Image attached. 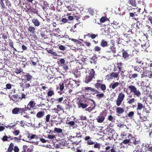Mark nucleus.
I'll return each instance as SVG.
<instances>
[{
    "mask_svg": "<svg viewBox=\"0 0 152 152\" xmlns=\"http://www.w3.org/2000/svg\"><path fill=\"white\" fill-rule=\"evenodd\" d=\"M17 124L16 123L14 124H12V123H11L10 124L8 125L7 126V128H9L10 129H11V128H14V127H15V129H16V125Z\"/></svg>",
    "mask_w": 152,
    "mask_h": 152,
    "instance_id": "09e8293b",
    "label": "nucleus"
},
{
    "mask_svg": "<svg viewBox=\"0 0 152 152\" xmlns=\"http://www.w3.org/2000/svg\"><path fill=\"white\" fill-rule=\"evenodd\" d=\"M54 132H56L58 133H61L62 132V130L60 128H55L54 129Z\"/></svg>",
    "mask_w": 152,
    "mask_h": 152,
    "instance_id": "4d7b16f0",
    "label": "nucleus"
},
{
    "mask_svg": "<svg viewBox=\"0 0 152 152\" xmlns=\"http://www.w3.org/2000/svg\"><path fill=\"white\" fill-rule=\"evenodd\" d=\"M139 118L142 122L146 121L147 120V117L144 116L143 115L142 116V115L140 116Z\"/></svg>",
    "mask_w": 152,
    "mask_h": 152,
    "instance_id": "864d4df0",
    "label": "nucleus"
},
{
    "mask_svg": "<svg viewBox=\"0 0 152 152\" xmlns=\"http://www.w3.org/2000/svg\"><path fill=\"white\" fill-rule=\"evenodd\" d=\"M108 44L107 41L103 39L101 42L100 46L103 48L107 47Z\"/></svg>",
    "mask_w": 152,
    "mask_h": 152,
    "instance_id": "c85d7f7f",
    "label": "nucleus"
},
{
    "mask_svg": "<svg viewBox=\"0 0 152 152\" xmlns=\"http://www.w3.org/2000/svg\"><path fill=\"white\" fill-rule=\"evenodd\" d=\"M48 52L50 54L53 55V56H57V53L56 52H54L52 50H49L48 51Z\"/></svg>",
    "mask_w": 152,
    "mask_h": 152,
    "instance_id": "052dcab7",
    "label": "nucleus"
},
{
    "mask_svg": "<svg viewBox=\"0 0 152 152\" xmlns=\"http://www.w3.org/2000/svg\"><path fill=\"white\" fill-rule=\"evenodd\" d=\"M107 119L109 121H114L115 120V119L114 118L113 116L111 115H109Z\"/></svg>",
    "mask_w": 152,
    "mask_h": 152,
    "instance_id": "e2e57ef3",
    "label": "nucleus"
},
{
    "mask_svg": "<svg viewBox=\"0 0 152 152\" xmlns=\"http://www.w3.org/2000/svg\"><path fill=\"white\" fill-rule=\"evenodd\" d=\"M109 25H105L107 27H105L104 28H102V33L105 35H107L109 33H110L109 31V28L108 27Z\"/></svg>",
    "mask_w": 152,
    "mask_h": 152,
    "instance_id": "4be33fe9",
    "label": "nucleus"
},
{
    "mask_svg": "<svg viewBox=\"0 0 152 152\" xmlns=\"http://www.w3.org/2000/svg\"><path fill=\"white\" fill-rule=\"evenodd\" d=\"M134 70L137 71L138 73H140L142 71V70L140 69L139 67H137V66H135L134 68Z\"/></svg>",
    "mask_w": 152,
    "mask_h": 152,
    "instance_id": "680f3d73",
    "label": "nucleus"
},
{
    "mask_svg": "<svg viewBox=\"0 0 152 152\" xmlns=\"http://www.w3.org/2000/svg\"><path fill=\"white\" fill-rule=\"evenodd\" d=\"M142 48L143 50H142V51H146L148 52V50H147L148 48L149 47V45L146 42H145L143 44H141Z\"/></svg>",
    "mask_w": 152,
    "mask_h": 152,
    "instance_id": "6ab92c4d",
    "label": "nucleus"
},
{
    "mask_svg": "<svg viewBox=\"0 0 152 152\" xmlns=\"http://www.w3.org/2000/svg\"><path fill=\"white\" fill-rule=\"evenodd\" d=\"M35 28L33 26H29L28 28V32L34 34L35 31Z\"/></svg>",
    "mask_w": 152,
    "mask_h": 152,
    "instance_id": "37998d69",
    "label": "nucleus"
},
{
    "mask_svg": "<svg viewBox=\"0 0 152 152\" xmlns=\"http://www.w3.org/2000/svg\"><path fill=\"white\" fill-rule=\"evenodd\" d=\"M132 95H130L129 96V98L127 99V103L129 104H131L134 103L135 101L136 100V99L134 98H132Z\"/></svg>",
    "mask_w": 152,
    "mask_h": 152,
    "instance_id": "393cba45",
    "label": "nucleus"
},
{
    "mask_svg": "<svg viewBox=\"0 0 152 152\" xmlns=\"http://www.w3.org/2000/svg\"><path fill=\"white\" fill-rule=\"evenodd\" d=\"M62 121L61 118L60 117H58L54 120H51V121L52 122H53L55 123L56 125L60 124Z\"/></svg>",
    "mask_w": 152,
    "mask_h": 152,
    "instance_id": "aec40b11",
    "label": "nucleus"
},
{
    "mask_svg": "<svg viewBox=\"0 0 152 152\" xmlns=\"http://www.w3.org/2000/svg\"><path fill=\"white\" fill-rule=\"evenodd\" d=\"M10 98L14 102H17L18 101L19 99H20V97L18 95L16 94V95H12L10 97Z\"/></svg>",
    "mask_w": 152,
    "mask_h": 152,
    "instance_id": "dca6fc26",
    "label": "nucleus"
},
{
    "mask_svg": "<svg viewBox=\"0 0 152 152\" xmlns=\"http://www.w3.org/2000/svg\"><path fill=\"white\" fill-rule=\"evenodd\" d=\"M32 22L36 26H39L40 23L39 21L37 19L34 18L32 20Z\"/></svg>",
    "mask_w": 152,
    "mask_h": 152,
    "instance_id": "72a5a7b5",
    "label": "nucleus"
},
{
    "mask_svg": "<svg viewBox=\"0 0 152 152\" xmlns=\"http://www.w3.org/2000/svg\"><path fill=\"white\" fill-rule=\"evenodd\" d=\"M128 138H130L132 140L131 142H133L134 145H137L138 144L139 141H137L136 140V138L135 137L132 136V135L131 134H129L128 136Z\"/></svg>",
    "mask_w": 152,
    "mask_h": 152,
    "instance_id": "5701e85b",
    "label": "nucleus"
},
{
    "mask_svg": "<svg viewBox=\"0 0 152 152\" xmlns=\"http://www.w3.org/2000/svg\"><path fill=\"white\" fill-rule=\"evenodd\" d=\"M137 104V107L136 109L137 111L140 110L142 108H145V106H143V104L142 103L140 102H138Z\"/></svg>",
    "mask_w": 152,
    "mask_h": 152,
    "instance_id": "473e14b6",
    "label": "nucleus"
},
{
    "mask_svg": "<svg viewBox=\"0 0 152 152\" xmlns=\"http://www.w3.org/2000/svg\"><path fill=\"white\" fill-rule=\"evenodd\" d=\"M66 8L68 9L69 11H73L75 10V7L72 5L68 6H66Z\"/></svg>",
    "mask_w": 152,
    "mask_h": 152,
    "instance_id": "3c124183",
    "label": "nucleus"
},
{
    "mask_svg": "<svg viewBox=\"0 0 152 152\" xmlns=\"http://www.w3.org/2000/svg\"><path fill=\"white\" fill-rule=\"evenodd\" d=\"M138 74V73L130 74L129 76V78L130 79L136 78L137 77Z\"/></svg>",
    "mask_w": 152,
    "mask_h": 152,
    "instance_id": "a18cd8bd",
    "label": "nucleus"
},
{
    "mask_svg": "<svg viewBox=\"0 0 152 152\" xmlns=\"http://www.w3.org/2000/svg\"><path fill=\"white\" fill-rule=\"evenodd\" d=\"M72 13V15L74 16L73 17H74L77 20H78L80 18V15L79 12H77V10H75L73 11Z\"/></svg>",
    "mask_w": 152,
    "mask_h": 152,
    "instance_id": "b1692460",
    "label": "nucleus"
},
{
    "mask_svg": "<svg viewBox=\"0 0 152 152\" xmlns=\"http://www.w3.org/2000/svg\"><path fill=\"white\" fill-rule=\"evenodd\" d=\"M142 68L143 69V72L144 74L148 73V76L149 78H152V72L151 71V69L149 68V70L148 69V67H145L144 66H142ZM147 76L148 75H147Z\"/></svg>",
    "mask_w": 152,
    "mask_h": 152,
    "instance_id": "9b49d317",
    "label": "nucleus"
},
{
    "mask_svg": "<svg viewBox=\"0 0 152 152\" xmlns=\"http://www.w3.org/2000/svg\"><path fill=\"white\" fill-rule=\"evenodd\" d=\"M115 41L111 40L110 42L109 43L107 47V50L108 52L115 53L116 52V48L115 47Z\"/></svg>",
    "mask_w": 152,
    "mask_h": 152,
    "instance_id": "7ed1b4c3",
    "label": "nucleus"
},
{
    "mask_svg": "<svg viewBox=\"0 0 152 152\" xmlns=\"http://www.w3.org/2000/svg\"><path fill=\"white\" fill-rule=\"evenodd\" d=\"M105 119V117L104 116H98L97 118V121L99 123H101Z\"/></svg>",
    "mask_w": 152,
    "mask_h": 152,
    "instance_id": "f704fd0d",
    "label": "nucleus"
},
{
    "mask_svg": "<svg viewBox=\"0 0 152 152\" xmlns=\"http://www.w3.org/2000/svg\"><path fill=\"white\" fill-rule=\"evenodd\" d=\"M119 72H113L110 73V76L111 77H114L115 78H117V77H119Z\"/></svg>",
    "mask_w": 152,
    "mask_h": 152,
    "instance_id": "4c0bfd02",
    "label": "nucleus"
},
{
    "mask_svg": "<svg viewBox=\"0 0 152 152\" xmlns=\"http://www.w3.org/2000/svg\"><path fill=\"white\" fill-rule=\"evenodd\" d=\"M92 79V78L90 77L89 75L87 74L86 76L84 82L85 83H88L91 81Z\"/></svg>",
    "mask_w": 152,
    "mask_h": 152,
    "instance_id": "58836bf2",
    "label": "nucleus"
},
{
    "mask_svg": "<svg viewBox=\"0 0 152 152\" xmlns=\"http://www.w3.org/2000/svg\"><path fill=\"white\" fill-rule=\"evenodd\" d=\"M13 150L15 152H19V149L17 146H14V148Z\"/></svg>",
    "mask_w": 152,
    "mask_h": 152,
    "instance_id": "774afa93",
    "label": "nucleus"
},
{
    "mask_svg": "<svg viewBox=\"0 0 152 152\" xmlns=\"http://www.w3.org/2000/svg\"><path fill=\"white\" fill-rule=\"evenodd\" d=\"M123 66L124 64L122 63L117 62L116 63V67L118 69V72H120L121 74H124L125 72V70L123 67Z\"/></svg>",
    "mask_w": 152,
    "mask_h": 152,
    "instance_id": "1a4fd4ad",
    "label": "nucleus"
},
{
    "mask_svg": "<svg viewBox=\"0 0 152 152\" xmlns=\"http://www.w3.org/2000/svg\"><path fill=\"white\" fill-rule=\"evenodd\" d=\"M126 92L127 94L133 93L134 97H139L141 93L139 90L137 89V87L134 86L130 85L128 86L126 90Z\"/></svg>",
    "mask_w": 152,
    "mask_h": 152,
    "instance_id": "f257e3e1",
    "label": "nucleus"
},
{
    "mask_svg": "<svg viewBox=\"0 0 152 152\" xmlns=\"http://www.w3.org/2000/svg\"><path fill=\"white\" fill-rule=\"evenodd\" d=\"M36 104V103L34 102V101H31L28 104L26 107V105H25V109L26 111L27 110H30L31 108L34 107Z\"/></svg>",
    "mask_w": 152,
    "mask_h": 152,
    "instance_id": "9d476101",
    "label": "nucleus"
},
{
    "mask_svg": "<svg viewBox=\"0 0 152 152\" xmlns=\"http://www.w3.org/2000/svg\"><path fill=\"white\" fill-rule=\"evenodd\" d=\"M94 148H97L98 150H99L101 147V144L100 143H98L97 142H96L95 143H94Z\"/></svg>",
    "mask_w": 152,
    "mask_h": 152,
    "instance_id": "de8ad7c7",
    "label": "nucleus"
},
{
    "mask_svg": "<svg viewBox=\"0 0 152 152\" xmlns=\"http://www.w3.org/2000/svg\"><path fill=\"white\" fill-rule=\"evenodd\" d=\"M110 24H111V25H113V26L114 28H116L118 27V25L119 24V23L116 21H113V23H110Z\"/></svg>",
    "mask_w": 152,
    "mask_h": 152,
    "instance_id": "a19ab883",
    "label": "nucleus"
},
{
    "mask_svg": "<svg viewBox=\"0 0 152 152\" xmlns=\"http://www.w3.org/2000/svg\"><path fill=\"white\" fill-rule=\"evenodd\" d=\"M87 75H89L92 78H94V75H95V71L93 69H91L88 71V73Z\"/></svg>",
    "mask_w": 152,
    "mask_h": 152,
    "instance_id": "2f4dec72",
    "label": "nucleus"
},
{
    "mask_svg": "<svg viewBox=\"0 0 152 152\" xmlns=\"http://www.w3.org/2000/svg\"><path fill=\"white\" fill-rule=\"evenodd\" d=\"M28 11H29L31 12L32 13L34 14L37 13L38 12V11L37 10L33 8H30L28 9Z\"/></svg>",
    "mask_w": 152,
    "mask_h": 152,
    "instance_id": "c03bdc74",
    "label": "nucleus"
},
{
    "mask_svg": "<svg viewBox=\"0 0 152 152\" xmlns=\"http://www.w3.org/2000/svg\"><path fill=\"white\" fill-rule=\"evenodd\" d=\"M103 81L102 80H97V83L95 84V87L98 89L100 88L102 91H104L106 89V86L105 84H102Z\"/></svg>",
    "mask_w": 152,
    "mask_h": 152,
    "instance_id": "39448f33",
    "label": "nucleus"
},
{
    "mask_svg": "<svg viewBox=\"0 0 152 152\" xmlns=\"http://www.w3.org/2000/svg\"><path fill=\"white\" fill-rule=\"evenodd\" d=\"M85 90H90L91 91L94 92L95 91H96L98 92V93H99V92L97 90H95V89L92 88L91 87H85Z\"/></svg>",
    "mask_w": 152,
    "mask_h": 152,
    "instance_id": "79ce46f5",
    "label": "nucleus"
},
{
    "mask_svg": "<svg viewBox=\"0 0 152 152\" xmlns=\"http://www.w3.org/2000/svg\"><path fill=\"white\" fill-rule=\"evenodd\" d=\"M125 97L124 94L122 92L119 93L117 100L116 101V104L117 106H120L124 100Z\"/></svg>",
    "mask_w": 152,
    "mask_h": 152,
    "instance_id": "0eeeda50",
    "label": "nucleus"
},
{
    "mask_svg": "<svg viewBox=\"0 0 152 152\" xmlns=\"http://www.w3.org/2000/svg\"><path fill=\"white\" fill-rule=\"evenodd\" d=\"M136 152H144V151H143L142 148L138 145L136 146Z\"/></svg>",
    "mask_w": 152,
    "mask_h": 152,
    "instance_id": "49530a36",
    "label": "nucleus"
},
{
    "mask_svg": "<svg viewBox=\"0 0 152 152\" xmlns=\"http://www.w3.org/2000/svg\"><path fill=\"white\" fill-rule=\"evenodd\" d=\"M130 17L132 18L134 20H135L136 21H143V20L144 19V18H142L141 17L140 15H134L133 13L130 14Z\"/></svg>",
    "mask_w": 152,
    "mask_h": 152,
    "instance_id": "f8f14e48",
    "label": "nucleus"
},
{
    "mask_svg": "<svg viewBox=\"0 0 152 152\" xmlns=\"http://www.w3.org/2000/svg\"><path fill=\"white\" fill-rule=\"evenodd\" d=\"M28 138H30V139H33L35 138L36 139H37L38 138V137L37 136L36 134H33L31 135L30 134L28 136Z\"/></svg>",
    "mask_w": 152,
    "mask_h": 152,
    "instance_id": "8fccbe9b",
    "label": "nucleus"
},
{
    "mask_svg": "<svg viewBox=\"0 0 152 152\" xmlns=\"http://www.w3.org/2000/svg\"><path fill=\"white\" fill-rule=\"evenodd\" d=\"M21 136L20 135L18 137H13V138H12V139L14 140V142L16 141L18 142L21 140Z\"/></svg>",
    "mask_w": 152,
    "mask_h": 152,
    "instance_id": "bf43d9fd",
    "label": "nucleus"
},
{
    "mask_svg": "<svg viewBox=\"0 0 152 152\" xmlns=\"http://www.w3.org/2000/svg\"><path fill=\"white\" fill-rule=\"evenodd\" d=\"M117 126L118 127L121 128H124V127H127V126L126 125L122 124L121 123H119L117 125Z\"/></svg>",
    "mask_w": 152,
    "mask_h": 152,
    "instance_id": "69168bd1",
    "label": "nucleus"
},
{
    "mask_svg": "<svg viewBox=\"0 0 152 152\" xmlns=\"http://www.w3.org/2000/svg\"><path fill=\"white\" fill-rule=\"evenodd\" d=\"M100 22L101 23H103L107 22L108 23L107 24V25H110L109 20L106 16L102 17L100 19Z\"/></svg>",
    "mask_w": 152,
    "mask_h": 152,
    "instance_id": "bb28decb",
    "label": "nucleus"
},
{
    "mask_svg": "<svg viewBox=\"0 0 152 152\" xmlns=\"http://www.w3.org/2000/svg\"><path fill=\"white\" fill-rule=\"evenodd\" d=\"M119 84L120 83L118 82H113L109 85V87L110 88L114 89L119 86Z\"/></svg>",
    "mask_w": 152,
    "mask_h": 152,
    "instance_id": "412c9836",
    "label": "nucleus"
},
{
    "mask_svg": "<svg viewBox=\"0 0 152 152\" xmlns=\"http://www.w3.org/2000/svg\"><path fill=\"white\" fill-rule=\"evenodd\" d=\"M14 144L12 142L11 143L7 150V152H12L13 150Z\"/></svg>",
    "mask_w": 152,
    "mask_h": 152,
    "instance_id": "c9c22d12",
    "label": "nucleus"
},
{
    "mask_svg": "<svg viewBox=\"0 0 152 152\" xmlns=\"http://www.w3.org/2000/svg\"><path fill=\"white\" fill-rule=\"evenodd\" d=\"M47 94L49 97H51L54 95V91L52 87L48 89Z\"/></svg>",
    "mask_w": 152,
    "mask_h": 152,
    "instance_id": "a878e982",
    "label": "nucleus"
},
{
    "mask_svg": "<svg viewBox=\"0 0 152 152\" xmlns=\"http://www.w3.org/2000/svg\"><path fill=\"white\" fill-rule=\"evenodd\" d=\"M24 80L28 81H30L32 79V76L28 73L24 76Z\"/></svg>",
    "mask_w": 152,
    "mask_h": 152,
    "instance_id": "c756f323",
    "label": "nucleus"
},
{
    "mask_svg": "<svg viewBox=\"0 0 152 152\" xmlns=\"http://www.w3.org/2000/svg\"><path fill=\"white\" fill-rule=\"evenodd\" d=\"M129 139H125L120 144L121 148H125L126 146L124 145H126L128 144L129 142L132 143L131 141V139L130 138H129Z\"/></svg>",
    "mask_w": 152,
    "mask_h": 152,
    "instance_id": "2eb2a0df",
    "label": "nucleus"
},
{
    "mask_svg": "<svg viewBox=\"0 0 152 152\" xmlns=\"http://www.w3.org/2000/svg\"><path fill=\"white\" fill-rule=\"evenodd\" d=\"M128 1V3L131 4L132 6L136 7V4L135 0H127Z\"/></svg>",
    "mask_w": 152,
    "mask_h": 152,
    "instance_id": "ea45409f",
    "label": "nucleus"
},
{
    "mask_svg": "<svg viewBox=\"0 0 152 152\" xmlns=\"http://www.w3.org/2000/svg\"><path fill=\"white\" fill-rule=\"evenodd\" d=\"M26 111L25 108H21L20 107H16L13 108L12 111V113L13 114H20L22 115L23 113H25Z\"/></svg>",
    "mask_w": 152,
    "mask_h": 152,
    "instance_id": "423d86ee",
    "label": "nucleus"
},
{
    "mask_svg": "<svg viewBox=\"0 0 152 152\" xmlns=\"http://www.w3.org/2000/svg\"><path fill=\"white\" fill-rule=\"evenodd\" d=\"M91 138L89 136H86L84 138L86 141H87L86 143L88 145H92L94 144V143L91 139Z\"/></svg>",
    "mask_w": 152,
    "mask_h": 152,
    "instance_id": "a211bd4d",
    "label": "nucleus"
},
{
    "mask_svg": "<svg viewBox=\"0 0 152 152\" xmlns=\"http://www.w3.org/2000/svg\"><path fill=\"white\" fill-rule=\"evenodd\" d=\"M87 75H89L92 78H94V75H95V71L93 69H91L88 71V73Z\"/></svg>",
    "mask_w": 152,
    "mask_h": 152,
    "instance_id": "7c9ffc66",
    "label": "nucleus"
},
{
    "mask_svg": "<svg viewBox=\"0 0 152 152\" xmlns=\"http://www.w3.org/2000/svg\"><path fill=\"white\" fill-rule=\"evenodd\" d=\"M81 72L80 71H78L76 72H75L74 75L76 77H78L81 76Z\"/></svg>",
    "mask_w": 152,
    "mask_h": 152,
    "instance_id": "6e6d98bb",
    "label": "nucleus"
},
{
    "mask_svg": "<svg viewBox=\"0 0 152 152\" xmlns=\"http://www.w3.org/2000/svg\"><path fill=\"white\" fill-rule=\"evenodd\" d=\"M88 101L86 98L84 97L81 98L77 102L78 107L79 108L85 109L88 106Z\"/></svg>",
    "mask_w": 152,
    "mask_h": 152,
    "instance_id": "f03ea898",
    "label": "nucleus"
},
{
    "mask_svg": "<svg viewBox=\"0 0 152 152\" xmlns=\"http://www.w3.org/2000/svg\"><path fill=\"white\" fill-rule=\"evenodd\" d=\"M123 52L122 53V57L125 61L128 60L132 57V55L129 53L128 52V50H124V49L123 50Z\"/></svg>",
    "mask_w": 152,
    "mask_h": 152,
    "instance_id": "6e6552de",
    "label": "nucleus"
},
{
    "mask_svg": "<svg viewBox=\"0 0 152 152\" xmlns=\"http://www.w3.org/2000/svg\"><path fill=\"white\" fill-rule=\"evenodd\" d=\"M124 110L122 108L119 107H117L116 109V111L117 114V115L118 116L122 114L124 112Z\"/></svg>",
    "mask_w": 152,
    "mask_h": 152,
    "instance_id": "f3484780",
    "label": "nucleus"
},
{
    "mask_svg": "<svg viewBox=\"0 0 152 152\" xmlns=\"http://www.w3.org/2000/svg\"><path fill=\"white\" fill-rule=\"evenodd\" d=\"M96 96L97 98L100 99L101 98H103L104 96V94L102 93L98 94L96 95Z\"/></svg>",
    "mask_w": 152,
    "mask_h": 152,
    "instance_id": "5fc2aeb1",
    "label": "nucleus"
},
{
    "mask_svg": "<svg viewBox=\"0 0 152 152\" xmlns=\"http://www.w3.org/2000/svg\"><path fill=\"white\" fill-rule=\"evenodd\" d=\"M9 44L10 48H13V42L10 39L9 41Z\"/></svg>",
    "mask_w": 152,
    "mask_h": 152,
    "instance_id": "0e129e2a",
    "label": "nucleus"
},
{
    "mask_svg": "<svg viewBox=\"0 0 152 152\" xmlns=\"http://www.w3.org/2000/svg\"><path fill=\"white\" fill-rule=\"evenodd\" d=\"M57 108L60 110V111H61V113L64 112V111L63 107L60 105H58L57 106Z\"/></svg>",
    "mask_w": 152,
    "mask_h": 152,
    "instance_id": "603ef678",
    "label": "nucleus"
},
{
    "mask_svg": "<svg viewBox=\"0 0 152 152\" xmlns=\"http://www.w3.org/2000/svg\"><path fill=\"white\" fill-rule=\"evenodd\" d=\"M134 113L133 111H131L129 112L127 114V116H126L125 117H127V116L128 117H129L130 119H132L133 118L134 116ZM124 118H125V117H123Z\"/></svg>",
    "mask_w": 152,
    "mask_h": 152,
    "instance_id": "e433bc0d",
    "label": "nucleus"
},
{
    "mask_svg": "<svg viewBox=\"0 0 152 152\" xmlns=\"http://www.w3.org/2000/svg\"><path fill=\"white\" fill-rule=\"evenodd\" d=\"M141 9L139 8L138 7L132 8V9H129V11L130 10H132V12H130L129 13V16H130V14L133 13L134 15H137L136 13H139L140 12Z\"/></svg>",
    "mask_w": 152,
    "mask_h": 152,
    "instance_id": "ddd939ff",
    "label": "nucleus"
},
{
    "mask_svg": "<svg viewBox=\"0 0 152 152\" xmlns=\"http://www.w3.org/2000/svg\"><path fill=\"white\" fill-rule=\"evenodd\" d=\"M145 146L148 148V151L151 152H152V145H148V146L147 145H145Z\"/></svg>",
    "mask_w": 152,
    "mask_h": 152,
    "instance_id": "338daca9",
    "label": "nucleus"
},
{
    "mask_svg": "<svg viewBox=\"0 0 152 152\" xmlns=\"http://www.w3.org/2000/svg\"><path fill=\"white\" fill-rule=\"evenodd\" d=\"M66 83V80H64L62 82H60L59 84V87H57L56 89L57 90L60 89V91H62L64 89V86H65V83Z\"/></svg>",
    "mask_w": 152,
    "mask_h": 152,
    "instance_id": "4468645a",
    "label": "nucleus"
},
{
    "mask_svg": "<svg viewBox=\"0 0 152 152\" xmlns=\"http://www.w3.org/2000/svg\"><path fill=\"white\" fill-rule=\"evenodd\" d=\"M45 112L43 111H39L36 114V116L37 117L39 118H40L44 116Z\"/></svg>",
    "mask_w": 152,
    "mask_h": 152,
    "instance_id": "cd10ccee",
    "label": "nucleus"
},
{
    "mask_svg": "<svg viewBox=\"0 0 152 152\" xmlns=\"http://www.w3.org/2000/svg\"><path fill=\"white\" fill-rule=\"evenodd\" d=\"M50 115V114L47 115L45 118V122L49 123Z\"/></svg>",
    "mask_w": 152,
    "mask_h": 152,
    "instance_id": "13d9d810",
    "label": "nucleus"
},
{
    "mask_svg": "<svg viewBox=\"0 0 152 152\" xmlns=\"http://www.w3.org/2000/svg\"><path fill=\"white\" fill-rule=\"evenodd\" d=\"M74 81H70L69 79L66 80L65 83V90L68 89V91L69 93H71L72 91V89L74 87Z\"/></svg>",
    "mask_w": 152,
    "mask_h": 152,
    "instance_id": "20e7f679",
    "label": "nucleus"
}]
</instances>
